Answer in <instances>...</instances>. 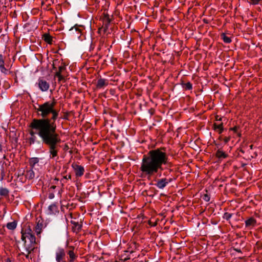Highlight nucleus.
I'll return each mask as SVG.
<instances>
[{"mask_svg":"<svg viewBox=\"0 0 262 262\" xmlns=\"http://www.w3.org/2000/svg\"><path fill=\"white\" fill-rule=\"evenodd\" d=\"M219 139L222 140V137H220Z\"/></svg>","mask_w":262,"mask_h":262,"instance_id":"obj_50","label":"nucleus"},{"mask_svg":"<svg viewBox=\"0 0 262 262\" xmlns=\"http://www.w3.org/2000/svg\"><path fill=\"white\" fill-rule=\"evenodd\" d=\"M42 224H39V222L37 224L36 226L35 227V231L37 234V235L39 234L41 232L42 229Z\"/></svg>","mask_w":262,"mask_h":262,"instance_id":"obj_22","label":"nucleus"},{"mask_svg":"<svg viewBox=\"0 0 262 262\" xmlns=\"http://www.w3.org/2000/svg\"><path fill=\"white\" fill-rule=\"evenodd\" d=\"M216 120H217V121H221L222 120V118L219 117V116H216Z\"/></svg>","mask_w":262,"mask_h":262,"instance_id":"obj_37","label":"nucleus"},{"mask_svg":"<svg viewBox=\"0 0 262 262\" xmlns=\"http://www.w3.org/2000/svg\"><path fill=\"white\" fill-rule=\"evenodd\" d=\"M26 177L30 180L33 179L35 177V173L33 170V169L31 168V169L27 171Z\"/></svg>","mask_w":262,"mask_h":262,"instance_id":"obj_15","label":"nucleus"},{"mask_svg":"<svg viewBox=\"0 0 262 262\" xmlns=\"http://www.w3.org/2000/svg\"><path fill=\"white\" fill-rule=\"evenodd\" d=\"M56 69V68L54 66V65L53 64V69L54 70H55Z\"/></svg>","mask_w":262,"mask_h":262,"instance_id":"obj_47","label":"nucleus"},{"mask_svg":"<svg viewBox=\"0 0 262 262\" xmlns=\"http://www.w3.org/2000/svg\"><path fill=\"white\" fill-rule=\"evenodd\" d=\"M246 165V164H242V167H244Z\"/></svg>","mask_w":262,"mask_h":262,"instance_id":"obj_48","label":"nucleus"},{"mask_svg":"<svg viewBox=\"0 0 262 262\" xmlns=\"http://www.w3.org/2000/svg\"><path fill=\"white\" fill-rule=\"evenodd\" d=\"M24 232H29L30 233V234H33L32 231L30 228H29L28 229L26 230Z\"/></svg>","mask_w":262,"mask_h":262,"instance_id":"obj_35","label":"nucleus"},{"mask_svg":"<svg viewBox=\"0 0 262 262\" xmlns=\"http://www.w3.org/2000/svg\"><path fill=\"white\" fill-rule=\"evenodd\" d=\"M168 184L167 179L162 178L158 179L157 183L155 184L159 189H162L164 188Z\"/></svg>","mask_w":262,"mask_h":262,"instance_id":"obj_7","label":"nucleus"},{"mask_svg":"<svg viewBox=\"0 0 262 262\" xmlns=\"http://www.w3.org/2000/svg\"><path fill=\"white\" fill-rule=\"evenodd\" d=\"M203 199L206 202H209L210 200V197L207 194H205L203 196Z\"/></svg>","mask_w":262,"mask_h":262,"instance_id":"obj_28","label":"nucleus"},{"mask_svg":"<svg viewBox=\"0 0 262 262\" xmlns=\"http://www.w3.org/2000/svg\"><path fill=\"white\" fill-rule=\"evenodd\" d=\"M54 198V193H50L49 194V198L50 199H53Z\"/></svg>","mask_w":262,"mask_h":262,"instance_id":"obj_34","label":"nucleus"},{"mask_svg":"<svg viewBox=\"0 0 262 262\" xmlns=\"http://www.w3.org/2000/svg\"><path fill=\"white\" fill-rule=\"evenodd\" d=\"M71 223L74 226V231L79 232L81 230L82 228V224L73 221H71Z\"/></svg>","mask_w":262,"mask_h":262,"instance_id":"obj_14","label":"nucleus"},{"mask_svg":"<svg viewBox=\"0 0 262 262\" xmlns=\"http://www.w3.org/2000/svg\"><path fill=\"white\" fill-rule=\"evenodd\" d=\"M204 21L205 23H207V20H206L205 19H204Z\"/></svg>","mask_w":262,"mask_h":262,"instance_id":"obj_49","label":"nucleus"},{"mask_svg":"<svg viewBox=\"0 0 262 262\" xmlns=\"http://www.w3.org/2000/svg\"><path fill=\"white\" fill-rule=\"evenodd\" d=\"M230 140V137H225L224 139V141L225 143H228Z\"/></svg>","mask_w":262,"mask_h":262,"instance_id":"obj_31","label":"nucleus"},{"mask_svg":"<svg viewBox=\"0 0 262 262\" xmlns=\"http://www.w3.org/2000/svg\"><path fill=\"white\" fill-rule=\"evenodd\" d=\"M5 262H11L9 258H7Z\"/></svg>","mask_w":262,"mask_h":262,"instance_id":"obj_42","label":"nucleus"},{"mask_svg":"<svg viewBox=\"0 0 262 262\" xmlns=\"http://www.w3.org/2000/svg\"><path fill=\"white\" fill-rule=\"evenodd\" d=\"M64 178L66 179H71V175H69L68 176H66L64 177Z\"/></svg>","mask_w":262,"mask_h":262,"instance_id":"obj_39","label":"nucleus"},{"mask_svg":"<svg viewBox=\"0 0 262 262\" xmlns=\"http://www.w3.org/2000/svg\"><path fill=\"white\" fill-rule=\"evenodd\" d=\"M74 29H75V31L78 32V33L79 34H80L81 31L78 28L77 25H75L73 27H72L70 31H73Z\"/></svg>","mask_w":262,"mask_h":262,"instance_id":"obj_25","label":"nucleus"},{"mask_svg":"<svg viewBox=\"0 0 262 262\" xmlns=\"http://www.w3.org/2000/svg\"><path fill=\"white\" fill-rule=\"evenodd\" d=\"M111 20L109 17L108 14L104 15L103 18L104 32H105L108 28Z\"/></svg>","mask_w":262,"mask_h":262,"instance_id":"obj_9","label":"nucleus"},{"mask_svg":"<svg viewBox=\"0 0 262 262\" xmlns=\"http://www.w3.org/2000/svg\"><path fill=\"white\" fill-rule=\"evenodd\" d=\"M38 86L42 92L47 91L50 87L49 83L45 80L39 78L38 81Z\"/></svg>","mask_w":262,"mask_h":262,"instance_id":"obj_5","label":"nucleus"},{"mask_svg":"<svg viewBox=\"0 0 262 262\" xmlns=\"http://www.w3.org/2000/svg\"><path fill=\"white\" fill-rule=\"evenodd\" d=\"M256 224V220L253 217H250L245 221V225L246 227L254 226Z\"/></svg>","mask_w":262,"mask_h":262,"instance_id":"obj_11","label":"nucleus"},{"mask_svg":"<svg viewBox=\"0 0 262 262\" xmlns=\"http://www.w3.org/2000/svg\"><path fill=\"white\" fill-rule=\"evenodd\" d=\"M68 117H69V113H66L64 115V116H63V118L64 119H65V120H68V119H69Z\"/></svg>","mask_w":262,"mask_h":262,"instance_id":"obj_32","label":"nucleus"},{"mask_svg":"<svg viewBox=\"0 0 262 262\" xmlns=\"http://www.w3.org/2000/svg\"><path fill=\"white\" fill-rule=\"evenodd\" d=\"M56 188V186L53 185L50 187V189H55Z\"/></svg>","mask_w":262,"mask_h":262,"instance_id":"obj_40","label":"nucleus"},{"mask_svg":"<svg viewBox=\"0 0 262 262\" xmlns=\"http://www.w3.org/2000/svg\"><path fill=\"white\" fill-rule=\"evenodd\" d=\"M232 215V213H230L228 212H225L224 214L223 218L224 219L226 220L227 221H228L231 217Z\"/></svg>","mask_w":262,"mask_h":262,"instance_id":"obj_23","label":"nucleus"},{"mask_svg":"<svg viewBox=\"0 0 262 262\" xmlns=\"http://www.w3.org/2000/svg\"><path fill=\"white\" fill-rule=\"evenodd\" d=\"M72 167L75 170V174L77 177H80L83 174L84 169L83 166L73 164Z\"/></svg>","mask_w":262,"mask_h":262,"instance_id":"obj_6","label":"nucleus"},{"mask_svg":"<svg viewBox=\"0 0 262 262\" xmlns=\"http://www.w3.org/2000/svg\"><path fill=\"white\" fill-rule=\"evenodd\" d=\"M55 76L57 77L58 78V81H60L63 79V76L61 75V74H60L59 72H56Z\"/></svg>","mask_w":262,"mask_h":262,"instance_id":"obj_27","label":"nucleus"},{"mask_svg":"<svg viewBox=\"0 0 262 262\" xmlns=\"http://www.w3.org/2000/svg\"><path fill=\"white\" fill-rule=\"evenodd\" d=\"M48 212L50 214H56L59 212L58 206L55 203L50 205L48 207Z\"/></svg>","mask_w":262,"mask_h":262,"instance_id":"obj_8","label":"nucleus"},{"mask_svg":"<svg viewBox=\"0 0 262 262\" xmlns=\"http://www.w3.org/2000/svg\"><path fill=\"white\" fill-rule=\"evenodd\" d=\"M230 129L232 130H233L235 133H237V129H238V127L237 126H235V127H234L233 128H231Z\"/></svg>","mask_w":262,"mask_h":262,"instance_id":"obj_33","label":"nucleus"},{"mask_svg":"<svg viewBox=\"0 0 262 262\" xmlns=\"http://www.w3.org/2000/svg\"><path fill=\"white\" fill-rule=\"evenodd\" d=\"M66 69L65 67L64 66H60L59 67V70L57 72H59L60 74L61 73L62 71Z\"/></svg>","mask_w":262,"mask_h":262,"instance_id":"obj_30","label":"nucleus"},{"mask_svg":"<svg viewBox=\"0 0 262 262\" xmlns=\"http://www.w3.org/2000/svg\"><path fill=\"white\" fill-rule=\"evenodd\" d=\"M239 151H240V152H242V153H243V154H244V153H245L244 150H243V149H240V150H239Z\"/></svg>","mask_w":262,"mask_h":262,"instance_id":"obj_43","label":"nucleus"},{"mask_svg":"<svg viewBox=\"0 0 262 262\" xmlns=\"http://www.w3.org/2000/svg\"><path fill=\"white\" fill-rule=\"evenodd\" d=\"M2 150V146L1 144H0V152H1Z\"/></svg>","mask_w":262,"mask_h":262,"instance_id":"obj_44","label":"nucleus"},{"mask_svg":"<svg viewBox=\"0 0 262 262\" xmlns=\"http://www.w3.org/2000/svg\"><path fill=\"white\" fill-rule=\"evenodd\" d=\"M182 86L185 90H190L192 89V85L190 82H188L187 83L182 82Z\"/></svg>","mask_w":262,"mask_h":262,"instance_id":"obj_17","label":"nucleus"},{"mask_svg":"<svg viewBox=\"0 0 262 262\" xmlns=\"http://www.w3.org/2000/svg\"><path fill=\"white\" fill-rule=\"evenodd\" d=\"M171 165L166 148H160L149 150L142 159L140 170L141 177L149 180L150 178L163 170V165Z\"/></svg>","mask_w":262,"mask_h":262,"instance_id":"obj_2","label":"nucleus"},{"mask_svg":"<svg viewBox=\"0 0 262 262\" xmlns=\"http://www.w3.org/2000/svg\"><path fill=\"white\" fill-rule=\"evenodd\" d=\"M55 104L54 100L38 104V107L34 106L38 116L41 118L33 119L29 125L31 128L29 134L31 136L29 138L30 143H35V134L38 135L42 143L48 147L52 158L57 156L58 147L61 141L59 135L56 132L55 121L58 118L59 111L54 108Z\"/></svg>","mask_w":262,"mask_h":262,"instance_id":"obj_1","label":"nucleus"},{"mask_svg":"<svg viewBox=\"0 0 262 262\" xmlns=\"http://www.w3.org/2000/svg\"><path fill=\"white\" fill-rule=\"evenodd\" d=\"M221 37L225 43H229L231 42V38L227 36L224 33L221 34Z\"/></svg>","mask_w":262,"mask_h":262,"instance_id":"obj_20","label":"nucleus"},{"mask_svg":"<svg viewBox=\"0 0 262 262\" xmlns=\"http://www.w3.org/2000/svg\"><path fill=\"white\" fill-rule=\"evenodd\" d=\"M108 85V80L105 79L100 78L98 80L96 86L98 89L102 88Z\"/></svg>","mask_w":262,"mask_h":262,"instance_id":"obj_10","label":"nucleus"},{"mask_svg":"<svg viewBox=\"0 0 262 262\" xmlns=\"http://www.w3.org/2000/svg\"><path fill=\"white\" fill-rule=\"evenodd\" d=\"M0 69H1V71L5 74H8V70L6 69L4 66V64H2V66H0Z\"/></svg>","mask_w":262,"mask_h":262,"instance_id":"obj_24","label":"nucleus"},{"mask_svg":"<svg viewBox=\"0 0 262 262\" xmlns=\"http://www.w3.org/2000/svg\"><path fill=\"white\" fill-rule=\"evenodd\" d=\"M223 130H224V128H223V127H222V128H221L219 129V133L220 134H222V133L223 132Z\"/></svg>","mask_w":262,"mask_h":262,"instance_id":"obj_38","label":"nucleus"},{"mask_svg":"<svg viewBox=\"0 0 262 262\" xmlns=\"http://www.w3.org/2000/svg\"><path fill=\"white\" fill-rule=\"evenodd\" d=\"M9 191L8 189L6 188H0V195L4 196H8Z\"/></svg>","mask_w":262,"mask_h":262,"instance_id":"obj_21","label":"nucleus"},{"mask_svg":"<svg viewBox=\"0 0 262 262\" xmlns=\"http://www.w3.org/2000/svg\"><path fill=\"white\" fill-rule=\"evenodd\" d=\"M253 145H250V146H249V147H250V148L251 149H253Z\"/></svg>","mask_w":262,"mask_h":262,"instance_id":"obj_45","label":"nucleus"},{"mask_svg":"<svg viewBox=\"0 0 262 262\" xmlns=\"http://www.w3.org/2000/svg\"><path fill=\"white\" fill-rule=\"evenodd\" d=\"M56 260L57 262H67L66 260V252L62 248H58L56 252Z\"/></svg>","mask_w":262,"mask_h":262,"instance_id":"obj_4","label":"nucleus"},{"mask_svg":"<svg viewBox=\"0 0 262 262\" xmlns=\"http://www.w3.org/2000/svg\"><path fill=\"white\" fill-rule=\"evenodd\" d=\"M39 159L38 158H31L29 159V165L31 168H34L36 164L39 162Z\"/></svg>","mask_w":262,"mask_h":262,"instance_id":"obj_13","label":"nucleus"},{"mask_svg":"<svg viewBox=\"0 0 262 262\" xmlns=\"http://www.w3.org/2000/svg\"><path fill=\"white\" fill-rule=\"evenodd\" d=\"M3 64H4L3 56L2 54H0V66H2Z\"/></svg>","mask_w":262,"mask_h":262,"instance_id":"obj_29","label":"nucleus"},{"mask_svg":"<svg viewBox=\"0 0 262 262\" xmlns=\"http://www.w3.org/2000/svg\"><path fill=\"white\" fill-rule=\"evenodd\" d=\"M213 126H214V130H216L217 129H219L223 127V123H222L220 124L217 125L216 123H214Z\"/></svg>","mask_w":262,"mask_h":262,"instance_id":"obj_26","label":"nucleus"},{"mask_svg":"<svg viewBox=\"0 0 262 262\" xmlns=\"http://www.w3.org/2000/svg\"><path fill=\"white\" fill-rule=\"evenodd\" d=\"M29 254H30V253H28V254H27V255H26V257L27 258H29Z\"/></svg>","mask_w":262,"mask_h":262,"instance_id":"obj_46","label":"nucleus"},{"mask_svg":"<svg viewBox=\"0 0 262 262\" xmlns=\"http://www.w3.org/2000/svg\"><path fill=\"white\" fill-rule=\"evenodd\" d=\"M217 158L219 159H225L228 157V155L225 152L222 150L221 149H219L215 154Z\"/></svg>","mask_w":262,"mask_h":262,"instance_id":"obj_12","label":"nucleus"},{"mask_svg":"<svg viewBox=\"0 0 262 262\" xmlns=\"http://www.w3.org/2000/svg\"><path fill=\"white\" fill-rule=\"evenodd\" d=\"M21 240L24 242V245L28 253H30L33 251V245L36 244V237L34 234H30L29 232H24L22 230L21 232Z\"/></svg>","mask_w":262,"mask_h":262,"instance_id":"obj_3","label":"nucleus"},{"mask_svg":"<svg viewBox=\"0 0 262 262\" xmlns=\"http://www.w3.org/2000/svg\"><path fill=\"white\" fill-rule=\"evenodd\" d=\"M172 181V179H167V181H168V184L170 182H171Z\"/></svg>","mask_w":262,"mask_h":262,"instance_id":"obj_41","label":"nucleus"},{"mask_svg":"<svg viewBox=\"0 0 262 262\" xmlns=\"http://www.w3.org/2000/svg\"><path fill=\"white\" fill-rule=\"evenodd\" d=\"M68 254H69V257H70L69 261L73 262L74 261V260L76 259V258L77 257V256L75 254L73 250H69L68 252Z\"/></svg>","mask_w":262,"mask_h":262,"instance_id":"obj_18","label":"nucleus"},{"mask_svg":"<svg viewBox=\"0 0 262 262\" xmlns=\"http://www.w3.org/2000/svg\"><path fill=\"white\" fill-rule=\"evenodd\" d=\"M233 250L238 253H242V251L240 249L233 248Z\"/></svg>","mask_w":262,"mask_h":262,"instance_id":"obj_36","label":"nucleus"},{"mask_svg":"<svg viewBox=\"0 0 262 262\" xmlns=\"http://www.w3.org/2000/svg\"><path fill=\"white\" fill-rule=\"evenodd\" d=\"M44 40L49 44H52V37L49 34H45L43 35Z\"/></svg>","mask_w":262,"mask_h":262,"instance_id":"obj_19","label":"nucleus"},{"mask_svg":"<svg viewBox=\"0 0 262 262\" xmlns=\"http://www.w3.org/2000/svg\"><path fill=\"white\" fill-rule=\"evenodd\" d=\"M17 223L16 221L9 222L7 224V227L8 229L13 230L16 228Z\"/></svg>","mask_w":262,"mask_h":262,"instance_id":"obj_16","label":"nucleus"}]
</instances>
